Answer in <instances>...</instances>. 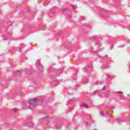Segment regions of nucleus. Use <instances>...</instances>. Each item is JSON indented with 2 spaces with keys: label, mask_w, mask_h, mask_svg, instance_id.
Listing matches in <instances>:
<instances>
[{
  "label": "nucleus",
  "mask_w": 130,
  "mask_h": 130,
  "mask_svg": "<svg viewBox=\"0 0 130 130\" xmlns=\"http://www.w3.org/2000/svg\"><path fill=\"white\" fill-rule=\"evenodd\" d=\"M37 101H38V100L36 98H34V99L30 100L29 101V102H30V103H31V104H34V103H35V102H36Z\"/></svg>",
  "instance_id": "nucleus-1"
},
{
  "label": "nucleus",
  "mask_w": 130,
  "mask_h": 130,
  "mask_svg": "<svg viewBox=\"0 0 130 130\" xmlns=\"http://www.w3.org/2000/svg\"><path fill=\"white\" fill-rule=\"evenodd\" d=\"M81 107H88V105H87L86 104H83L81 105Z\"/></svg>",
  "instance_id": "nucleus-2"
},
{
  "label": "nucleus",
  "mask_w": 130,
  "mask_h": 130,
  "mask_svg": "<svg viewBox=\"0 0 130 130\" xmlns=\"http://www.w3.org/2000/svg\"><path fill=\"white\" fill-rule=\"evenodd\" d=\"M103 90H105V86H104V87L103 88Z\"/></svg>",
  "instance_id": "nucleus-3"
}]
</instances>
